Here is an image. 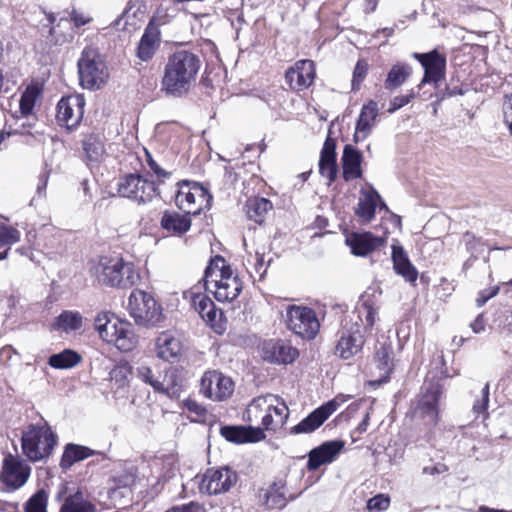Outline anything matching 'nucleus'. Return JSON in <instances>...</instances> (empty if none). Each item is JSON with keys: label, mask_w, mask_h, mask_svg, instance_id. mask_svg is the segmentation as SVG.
I'll return each mask as SVG.
<instances>
[{"label": "nucleus", "mask_w": 512, "mask_h": 512, "mask_svg": "<svg viewBox=\"0 0 512 512\" xmlns=\"http://www.w3.org/2000/svg\"><path fill=\"white\" fill-rule=\"evenodd\" d=\"M391 257L393 268L398 275H401L406 281L410 283H413L417 280L418 272L400 245H392Z\"/></svg>", "instance_id": "473e14b6"}, {"label": "nucleus", "mask_w": 512, "mask_h": 512, "mask_svg": "<svg viewBox=\"0 0 512 512\" xmlns=\"http://www.w3.org/2000/svg\"><path fill=\"white\" fill-rule=\"evenodd\" d=\"M147 163L150 169L154 172V174L159 179H165L170 176V173L166 170L162 169L155 160L152 159L150 154L147 153Z\"/></svg>", "instance_id": "052dcab7"}, {"label": "nucleus", "mask_w": 512, "mask_h": 512, "mask_svg": "<svg viewBox=\"0 0 512 512\" xmlns=\"http://www.w3.org/2000/svg\"><path fill=\"white\" fill-rule=\"evenodd\" d=\"M336 141L328 136L324 142L319 159V172L330 182L334 181L337 176L336 164Z\"/></svg>", "instance_id": "7c9ffc66"}, {"label": "nucleus", "mask_w": 512, "mask_h": 512, "mask_svg": "<svg viewBox=\"0 0 512 512\" xmlns=\"http://www.w3.org/2000/svg\"><path fill=\"white\" fill-rule=\"evenodd\" d=\"M393 349L390 344L383 343L377 348L375 356V364L380 371V382L387 381L390 372L393 369Z\"/></svg>", "instance_id": "4c0bfd02"}, {"label": "nucleus", "mask_w": 512, "mask_h": 512, "mask_svg": "<svg viewBox=\"0 0 512 512\" xmlns=\"http://www.w3.org/2000/svg\"><path fill=\"white\" fill-rule=\"evenodd\" d=\"M132 377V367L128 363L116 365L110 372V379L119 388L126 387Z\"/></svg>", "instance_id": "49530a36"}, {"label": "nucleus", "mask_w": 512, "mask_h": 512, "mask_svg": "<svg viewBox=\"0 0 512 512\" xmlns=\"http://www.w3.org/2000/svg\"><path fill=\"white\" fill-rule=\"evenodd\" d=\"M316 72L312 60H299L286 71L285 79L293 90L301 91L308 88L314 81Z\"/></svg>", "instance_id": "aec40b11"}, {"label": "nucleus", "mask_w": 512, "mask_h": 512, "mask_svg": "<svg viewBox=\"0 0 512 512\" xmlns=\"http://www.w3.org/2000/svg\"><path fill=\"white\" fill-rule=\"evenodd\" d=\"M237 482V474L228 467L208 469L202 477L199 488L209 495L226 493Z\"/></svg>", "instance_id": "2eb2a0df"}, {"label": "nucleus", "mask_w": 512, "mask_h": 512, "mask_svg": "<svg viewBox=\"0 0 512 512\" xmlns=\"http://www.w3.org/2000/svg\"><path fill=\"white\" fill-rule=\"evenodd\" d=\"M412 68L407 63H396L389 70L384 82L387 90H395L403 85L410 77Z\"/></svg>", "instance_id": "e433bc0d"}, {"label": "nucleus", "mask_w": 512, "mask_h": 512, "mask_svg": "<svg viewBox=\"0 0 512 512\" xmlns=\"http://www.w3.org/2000/svg\"><path fill=\"white\" fill-rule=\"evenodd\" d=\"M184 406L189 412L195 413L197 416H204L206 413L205 407L193 399H186Z\"/></svg>", "instance_id": "bf43d9fd"}, {"label": "nucleus", "mask_w": 512, "mask_h": 512, "mask_svg": "<svg viewBox=\"0 0 512 512\" xmlns=\"http://www.w3.org/2000/svg\"><path fill=\"white\" fill-rule=\"evenodd\" d=\"M94 327L103 341L113 344L122 352H130L138 344V337L132 324L119 319L111 312L98 313L94 319Z\"/></svg>", "instance_id": "20e7f679"}, {"label": "nucleus", "mask_w": 512, "mask_h": 512, "mask_svg": "<svg viewBox=\"0 0 512 512\" xmlns=\"http://www.w3.org/2000/svg\"><path fill=\"white\" fill-rule=\"evenodd\" d=\"M59 512H96V506L85 499L80 490H77L64 499Z\"/></svg>", "instance_id": "c9c22d12"}, {"label": "nucleus", "mask_w": 512, "mask_h": 512, "mask_svg": "<svg viewBox=\"0 0 512 512\" xmlns=\"http://www.w3.org/2000/svg\"><path fill=\"white\" fill-rule=\"evenodd\" d=\"M221 435L229 442L241 444L258 442L266 438L265 432L259 426H224Z\"/></svg>", "instance_id": "393cba45"}, {"label": "nucleus", "mask_w": 512, "mask_h": 512, "mask_svg": "<svg viewBox=\"0 0 512 512\" xmlns=\"http://www.w3.org/2000/svg\"><path fill=\"white\" fill-rule=\"evenodd\" d=\"M414 97H415V93L413 91H410V93H408L406 95H400V96L394 97L390 102L391 107L389 108L388 111L390 113H393L396 110H399L400 108L407 105Z\"/></svg>", "instance_id": "4d7b16f0"}, {"label": "nucleus", "mask_w": 512, "mask_h": 512, "mask_svg": "<svg viewBox=\"0 0 512 512\" xmlns=\"http://www.w3.org/2000/svg\"><path fill=\"white\" fill-rule=\"evenodd\" d=\"M165 512H206V509L202 504L191 501L188 504L173 506Z\"/></svg>", "instance_id": "6e6d98bb"}, {"label": "nucleus", "mask_w": 512, "mask_h": 512, "mask_svg": "<svg viewBox=\"0 0 512 512\" xmlns=\"http://www.w3.org/2000/svg\"><path fill=\"white\" fill-rule=\"evenodd\" d=\"M298 355V350L283 340H269L263 345V358L272 363L289 364Z\"/></svg>", "instance_id": "4be33fe9"}, {"label": "nucleus", "mask_w": 512, "mask_h": 512, "mask_svg": "<svg viewBox=\"0 0 512 512\" xmlns=\"http://www.w3.org/2000/svg\"><path fill=\"white\" fill-rule=\"evenodd\" d=\"M259 501L268 509H281L286 505V498L274 487L260 490Z\"/></svg>", "instance_id": "a18cd8bd"}, {"label": "nucleus", "mask_w": 512, "mask_h": 512, "mask_svg": "<svg viewBox=\"0 0 512 512\" xmlns=\"http://www.w3.org/2000/svg\"><path fill=\"white\" fill-rule=\"evenodd\" d=\"M343 448L344 442L341 440H332L322 443L308 453L307 469L309 471H315L322 465L332 463L336 460Z\"/></svg>", "instance_id": "412c9836"}, {"label": "nucleus", "mask_w": 512, "mask_h": 512, "mask_svg": "<svg viewBox=\"0 0 512 512\" xmlns=\"http://www.w3.org/2000/svg\"><path fill=\"white\" fill-rule=\"evenodd\" d=\"M30 474L31 467L19 456L10 454L4 458L0 479L8 488H21L28 481Z\"/></svg>", "instance_id": "dca6fc26"}, {"label": "nucleus", "mask_w": 512, "mask_h": 512, "mask_svg": "<svg viewBox=\"0 0 512 512\" xmlns=\"http://www.w3.org/2000/svg\"><path fill=\"white\" fill-rule=\"evenodd\" d=\"M378 113V104L375 101L371 100L367 104L363 105L356 123L355 133L353 135L356 143L364 141L370 135L373 127L375 126Z\"/></svg>", "instance_id": "a878e982"}, {"label": "nucleus", "mask_w": 512, "mask_h": 512, "mask_svg": "<svg viewBox=\"0 0 512 512\" xmlns=\"http://www.w3.org/2000/svg\"><path fill=\"white\" fill-rule=\"evenodd\" d=\"M82 147L89 162L98 163L105 155V146L100 134L90 133L84 136Z\"/></svg>", "instance_id": "f704fd0d"}, {"label": "nucleus", "mask_w": 512, "mask_h": 512, "mask_svg": "<svg viewBox=\"0 0 512 512\" xmlns=\"http://www.w3.org/2000/svg\"><path fill=\"white\" fill-rule=\"evenodd\" d=\"M245 208L248 218L261 224L265 215L272 209V203L266 198H253L246 202Z\"/></svg>", "instance_id": "ea45409f"}, {"label": "nucleus", "mask_w": 512, "mask_h": 512, "mask_svg": "<svg viewBox=\"0 0 512 512\" xmlns=\"http://www.w3.org/2000/svg\"><path fill=\"white\" fill-rule=\"evenodd\" d=\"M204 287L219 302H232L242 291V282L222 256L210 260L204 272Z\"/></svg>", "instance_id": "7ed1b4c3"}, {"label": "nucleus", "mask_w": 512, "mask_h": 512, "mask_svg": "<svg viewBox=\"0 0 512 512\" xmlns=\"http://www.w3.org/2000/svg\"><path fill=\"white\" fill-rule=\"evenodd\" d=\"M385 242L384 238L376 237L370 232L352 233L346 238V244L352 254L360 257L367 256Z\"/></svg>", "instance_id": "bb28decb"}, {"label": "nucleus", "mask_w": 512, "mask_h": 512, "mask_svg": "<svg viewBox=\"0 0 512 512\" xmlns=\"http://www.w3.org/2000/svg\"><path fill=\"white\" fill-rule=\"evenodd\" d=\"M333 405H321L289 430L290 435L310 434L316 431L331 415Z\"/></svg>", "instance_id": "b1692460"}, {"label": "nucleus", "mask_w": 512, "mask_h": 512, "mask_svg": "<svg viewBox=\"0 0 512 512\" xmlns=\"http://www.w3.org/2000/svg\"><path fill=\"white\" fill-rule=\"evenodd\" d=\"M95 454V451L89 447L69 443L65 446L64 452L60 460L62 469L67 470L75 463L85 460Z\"/></svg>", "instance_id": "72a5a7b5"}, {"label": "nucleus", "mask_w": 512, "mask_h": 512, "mask_svg": "<svg viewBox=\"0 0 512 512\" xmlns=\"http://www.w3.org/2000/svg\"><path fill=\"white\" fill-rule=\"evenodd\" d=\"M362 153L352 145H346L341 157L342 175L345 181L360 179L363 176L361 164Z\"/></svg>", "instance_id": "c85d7f7f"}, {"label": "nucleus", "mask_w": 512, "mask_h": 512, "mask_svg": "<svg viewBox=\"0 0 512 512\" xmlns=\"http://www.w3.org/2000/svg\"><path fill=\"white\" fill-rule=\"evenodd\" d=\"M212 196L200 184L183 182L175 196L176 205L186 214H199L204 207L208 208Z\"/></svg>", "instance_id": "9d476101"}, {"label": "nucleus", "mask_w": 512, "mask_h": 512, "mask_svg": "<svg viewBox=\"0 0 512 512\" xmlns=\"http://www.w3.org/2000/svg\"><path fill=\"white\" fill-rule=\"evenodd\" d=\"M127 309L135 323L140 326H155L163 318L161 306L151 294L143 290L136 289L131 292Z\"/></svg>", "instance_id": "6e6552de"}, {"label": "nucleus", "mask_w": 512, "mask_h": 512, "mask_svg": "<svg viewBox=\"0 0 512 512\" xmlns=\"http://www.w3.org/2000/svg\"><path fill=\"white\" fill-rule=\"evenodd\" d=\"M504 122L508 126L510 134H512V111L503 108Z\"/></svg>", "instance_id": "774afa93"}, {"label": "nucleus", "mask_w": 512, "mask_h": 512, "mask_svg": "<svg viewBox=\"0 0 512 512\" xmlns=\"http://www.w3.org/2000/svg\"><path fill=\"white\" fill-rule=\"evenodd\" d=\"M40 93L41 90L36 84H30L26 87L20 98V113L22 116H28L32 113Z\"/></svg>", "instance_id": "c03bdc74"}, {"label": "nucleus", "mask_w": 512, "mask_h": 512, "mask_svg": "<svg viewBox=\"0 0 512 512\" xmlns=\"http://www.w3.org/2000/svg\"><path fill=\"white\" fill-rule=\"evenodd\" d=\"M389 505V496L385 494H378L368 500L366 507L370 512H382L387 510Z\"/></svg>", "instance_id": "3c124183"}, {"label": "nucleus", "mask_w": 512, "mask_h": 512, "mask_svg": "<svg viewBox=\"0 0 512 512\" xmlns=\"http://www.w3.org/2000/svg\"><path fill=\"white\" fill-rule=\"evenodd\" d=\"M413 57L417 59L424 68V77L421 84L439 82L445 75L446 58L436 50L429 53H414Z\"/></svg>", "instance_id": "6ab92c4d"}, {"label": "nucleus", "mask_w": 512, "mask_h": 512, "mask_svg": "<svg viewBox=\"0 0 512 512\" xmlns=\"http://www.w3.org/2000/svg\"><path fill=\"white\" fill-rule=\"evenodd\" d=\"M77 66L80 85L84 89H100L109 78L108 69L94 47L88 46L83 49Z\"/></svg>", "instance_id": "0eeeda50"}, {"label": "nucleus", "mask_w": 512, "mask_h": 512, "mask_svg": "<svg viewBox=\"0 0 512 512\" xmlns=\"http://www.w3.org/2000/svg\"><path fill=\"white\" fill-rule=\"evenodd\" d=\"M184 297L189 299L195 311L212 328H222L220 321L223 313L218 310L213 301L205 294L192 288L184 293Z\"/></svg>", "instance_id": "a211bd4d"}, {"label": "nucleus", "mask_w": 512, "mask_h": 512, "mask_svg": "<svg viewBox=\"0 0 512 512\" xmlns=\"http://www.w3.org/2000/svg\"><path fill=\"white\" fill-rule=\"evenodd\" d=\"M378 203L385 207V203L381 201V197L376 190L373 188L362 190L355 213L363 221L370 222L375 217Z\"/></svg>", "instance_id": "2f4dec72"}, {"label": "nucleus", "mask_w": 512, "mask_h": 512, "mask_svg": "<svg viewBox=\"0 0 512 512\" xmlns=\"http://www.w3.org/2000/svg\"><path fill=\"white\" fill-rule=\"evenodd\" d=\"M445 470H446V468H445L444 465H436V466H433V467H424L423 468V473L424 474L433 475V474H436V473H442Z\"/></svg>", "instance_id": "338daca9"}, {"label": "nucleus", "mask_w": 512, "mask_h": 512, "mask_svg": "<svg viewBox=\"0 0 512 512\" xmlns=\"http://www.w3.org/2000/svg\"><path fill=\"white\" fill-rule=\"evenodd\" d=\"M85 99L76 94L61 98L57 105V121L68 130L76 128L84 115Z\"/></svg>", "instance_id": "f3484780"}, {"label": "nucleus", "mask_w": 512, "mask_h": 512, "mask_svg": "<svg viewBox=\"0 0 512 512\" xmlns=\"http://www.w3.org/2000/svg\"><path fill=\"white\" fill-rule=\"evenodd\" d=\"M489 403V384L486 383L481 390V396L473 404V412L477 415L484 413Z\"/></svg>", "instance_id": "5fc2aeb1"}, {"label": "nucleus", "mask_w": 512, "mask_h": 512, "mask_svg": "<svg viewBox=\"0 0 512 512\" xmlns=\"http://www.w3.org/2000/svg\"><path fill=\"white\" fill-rule=\"evenodd\" d=\"M137 377L144 383L150 385L156 392L168 395L176 392L174 388H170L166 385L165 381H161L160 376H155L152 369L146 365H141L137 368Z\"/></svg>", "instance_id": "a19ab883"}, {"label": "nucleus", "mask_w": 512, "mask_h": 512, "mask_svg": "<svg viewBox=\"0 0 512 512\" xmlns=\"http://www.w3.org/2000/svg\"><path fill=\"white\" fill-rule=\"evenodd\" d=\"M183 345L179 336L171 331H164L155 340L157 356L165 361H174L179 358Z\"/></svg>", "instance_id": "5701e85b"}, {"label": "nucleus", "mask_w": 512, "mask_h": 512, "mask_svg": "<svg viewBox=\"0 0 512 512\" xmlns=\"http://www.w3.org/2000/svg\"><path fill=\"white\" fill-rule=\"evenodd\" d=\"M284 319L290 331L306 340H313L320 330L316 312L307 306H287Z\"/></svg>", "instance_id": "1a4fd4ad"}, {"label": "nucleus", "mask_w": 512, "mask_h": 512, "mask_svg": "<svg viewBox=\"0 0 512 512\" xmlns=\"http://www.w3.org/2000/svg\"><path fill=\"white\" fill-rule=\"evenodd\" d=\"M349 398H350V396H348V395L340 394V395H337L332 400L326 402L324 405L332 404L333 405L332 414H333L342 404L347 402L349 400Z\"/></svg>", "instance_id": "e2e57ef3"}, {"label": "nucleus", "mask_w": 512, "mask_h": 512, "mask_svg": "<svg viewBox=\"0 0 512 512\" xmlns=\"http://www.w3.org/2000/svg\"><path fill=\"white\" fill-rule=\"evenodd\" d=\"M71 19L73 20L76 27H81L91 21L90 17L85 16L83 13H80L76 10L72 11Z\"/></svg>", "instance_id": "680f3d73"}, {"label": "nucleus", "mask_w": 512, "mask_h": 512, "mask_svg": "<svg viewBox=\"0 0 512 512\" xmlns=\"http://www.w3.org/2000/svg\"><path fill=\"white\" fill-rule=\"evenodd\" d=\"M161 33L159 28L152 21L147 25L138 43L136 55L144 62L149 61L155 55L160 46Z\"/></svg>", "instance_id": "cd10ccee"}, {"label": "nucleus", "mask_w": 512, "mask_h": 512, "mask_svg": "<svg viewBox=\"0 0 512 512\" xmlns=\"http://www.w3.org/2000/svg\"><path fill=\"white\" fill-rule=\"evenodd\" d=\"M83 326V316L78 311H63L54 324L55 329L65 333L80 330Z\"/></svg>", "instance_id": "58836bf2"}, {"label": "nucleus", "mask_w": 512, "mask_h": 512, "mask_svg": "<svg viewBox=\"0 0 512 512\" xmlns=\"http://www.w3.org/2000/svg\"><path fill=\"white\" fill-rule=\"evenodd\" d=\"M118 194L139 204L149 202L156 195L154 182L139 174H127L118 181Z\"/></svg>", "instance_id": "f8f14e48"}, {"label": "nucleus", "mask_w": 512, "mask_h": 512, "mask_svg": "<svg viewBox=\"0 0 512 512\" xmlns=\"http://www.w3.org/2000/svg\"><path fill=\"white\" fill-rule=\"evenodd\" d=\"M471 329L474 333H480L484 331L485 329V322L483 319V315L480 314L477 316V318L470 324Z\"/></svg>", "instance_id": "0e129e2a"}, {"label": "nucleus", "mask_w": 512, "mask_h": 512, "mask_svg": "<svg viewBox=\"0 0 512 512\" xmlns=\"http://www.w3.org/2000/svg\"><path fill=\"white\" fill-rule=\"evenodd\" d=\"M441 390L438 385L430 384L425 388L415 403L413 418L422 421L427 427L435 426L439 420V400Z\"/></svg>", "instance_id": "9b49d317"}, {"label": "nucleus", "mask_w": 512, "mask_h": 512, "mask_svg": "<svg viewBox=\"0 0 512 512\" xmlns=\"http://www.w3.org/2000/svg\"><path fill=\"white\" fill-rule=\"evenodd\" d=\"M365 344V335L358 321L348 325L346 323L339 332V339L335 346V354L343 360L351 359L361 352Z\"/></svg>", "instance_id": "4468645a"}, {"label": "nucleus", "mask_w": 512, "mask_h": 512, "mask_svg": "<svg viewBox=\"0 0 512 512\" xmlns=\"http://www.w3.org/2000/svg\"><path fill=\"white\" fill-rule=\"evenodd\" d=\"M98 282L111 287L130 288L139 280L134 265L118 258H102L91 269Z\"/></svg>", "instance_id": "39448f33"}, {"label": "nucleus", "mask_w": 512, "mask_h": 512, "mask_svg": "<svg viewBox=\"0 0 512 512\" xmlns=\"http://www.w3.org/2000/svg\"><path fill=\"white\" fill-rule=\"evenodd\" d=\"M378 314V307L375 303L370 299V295L366 292L362 298L361 302L357 305L355 311L353 312V316L351 317V324L355 321H358L362 326V332L365 333L368 330H371L375 321L376 316Z\"/></svg>", "instance_id": "c756f323"}, {"label": "nucleus", "mask_w": 512, "mask_h": 512, "mask_svg": "<svg viewBox=\"0 0 512 512\" xmlns=\"http://www.w3.org/2000/svg\"><path fill=\"white\" fill-rule=\"evenodd\" d=\"M56 444L57 436L46 422L29 425L22 433V452L32 462L48 458Z\"/></svg>", "instance_id": "423d86ee"}, {"label": "nucleus", "mask_w": 512, "mask_h": 512, "mask_svg": "<svg viewBox=\"0 0 512 512\" xmlns=\"http://www.w3.org/2000/svg\"><path fill=\"white\" fill-rule=\"evenodd\" d=\"M270 259L265 261V253L264 251L257 250L255 252V264H254V273L258 276L259 279H262L267 271V267L270 264Z\"/></svg>", "instance_id": "864d4df0"}, {"label": "nucleus", "mask_w": 512, "mask_h": 512, "mask_svg": "<svg viewBox=\"0 0 512 512\" xmlns=\"http://www.w3.org/2000/svg\"><path fill=\"white\" fill-rule=\"evenodd\" d=\"M139 0H130L128 2V5L126 9L123 11L121 17L117 21V25L120 24L121 21H125L124 25H135V22L130 21L131 17L135 18L137 15V12L139 11Z\"/></svg>", "instance_id": "603ef678"}, {"label": "nucleus", "mask_w": 512, "mask_h": 512, "mask_svg": "<svg viewBox=\"0 0 512 512\" xmlns=\"http://www.w3.org/2000/svg\"><path fill=\"white\" fill-rule=\"evenodd\" d=\"M368 63L365 60H358L353 72L352 90L360 89L361 83L365 79L368 72Z\"/></svg>", "instance_id": "8fccbe9b"}, {"label": "nucleus", "mask_w": 512, "mask_h": 512, "mask_svg": "<svg viewBox=\"0 0 512 512\" xmlns=\"http://www.w3.org/2000/svg\"><path fill=\"white\" fill-rule=\"evenodd\" d=\"M498 292H499L498 286L482 290L479 293L478 298L476 299L477 306L480 307V306L484 305L489 299L496 296L498 294Z\"/></svg>", "instance_id": "13d9d810"}, {"label": "nucleus", "mask_w": 512, "mask_h": 512, "mask_svg": "<svg viewBox=\"0 0 512 512\" xmlns=\"http://www.w3.org/2000/svg\"><path fill=\"white\" fill-rule=\"evenodd\" d=\"M48 495L44 490H38L25 504V512H47Z\"/></svg>", "instance_id": "de8ad7c7"}, {"label": "nucleus", "mask_w": 512, "mask_h": 512, "mask_svg": "<svg viewBox=\"0 0 512 512\" xmlns=\"http://www.w3.org/2000/svg\"><path fill=\"white\" fill-rule=\"evenodd\" d=\"M289 408L283 398L275 394H265L253 398L247 405L243 419L256 424L263 432H277L289 418Z\"/></svg>", "instance_id": "f03ea898"}, {"label": "nucleus", "mask_w": 512, "mask_h": 512, "mask_svg": "<svg viewBox=\"0 0 512 512\" xmlns=\"http://www.w3.org/2000/svg\"><path fill=\"white\" fill-rule=\"evenodd\" d=\"M161 226L167 231L182 234L189 230L191 221L187 216L165 212L161 219Z\"/></svg>", "instance_id": "79ce46f5"}, {"label": "nucleus", "mask_w": 512, "mask_h": 512, "mask_svg": "<svg viewBox=\"0 0 512 512\" xmlns=\"http://www.w3.org/2000/svg\"><path fill=\"white\" fill-rule=\"evenodd\" d=\"M200 58L188 50H179L171 54L164 67L161 90L171 97H182L194 86L199 69Z\"/></svg>", "instance_id": "f257e3e1"}, {"label": "nucleus", "mask_w": 512, "mask_h": 512, "mask_svg": "<svg viewBox=\"0 0 512 512\" xmlns=\"http://www.w3.org/2000/svg\"><path fill=\"white\" fill-rule=\"evenodd\" d=\"M369 421H370V412L368 411L363 420L359 423V425L357 426L356 428V431L359 433V434H363L364 432L367 431V428L369 426Z\"/></svg>", "instance_id": "69168bd1"}, {"label": "nucleus", "mask_w": 512, "mask_h": 512, "mask_svg": "<svg viewBox=\"0 0 512 512\" xmlns=\"http://www.w3.org/2000/svg\"><path fill=\"white\" fill-rule=\"evenodd\" d=\"M21 234L14 227L0 225V245L11 246L19 242Z\"/></svg>", "instance_id": "09e8293b"}, {"label": "nucleus", "mask_w": 512, "mask_h": 512, "mask_svg": "<svg viewBox=\"0 0 512 512\" xmlns=\"http://www.w3.org/2000/svg\"><path fill=\"white\" fill-rule=\"evenodd\" d=\"M81 361V356L70 349L49 357L48 364L55 369H70Z\"/></svg>", "instance_id": "37998d69"}, {"label": "nucleus", "mask_w": 512, "mask_h": 512, "mask_svg": "<svg viewBox=\"0 0 512 512\" xmlns=\"http://www.w3.org/2000/svg\"><path fill=\"white\" fill-rule=\"evenodd\" d=\"M234 391L232 379L218 370H208L201 377L200 392L212 401H223Z\"/></svg>", "instance_id": "ddd939ff"}]
</instances>
